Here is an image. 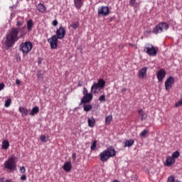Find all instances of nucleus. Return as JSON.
<instances>
[{
	"instance_id": "f257e3e1",
	"label": "nucleus",
	"mask_w": 182,
	"mask_h": 182,
	"mask_svg": "<svg viewBox=\"0 0 182 182\" xmlns=\"http://www.w3.org/2000/svg\"><path fill=\"white\" fill-rule=\"evenodd\" d=\"M21 29L23 30L24 28H12L6 36L5 46L8 48H12L15 43L18 41V35Z\"/></svg>"
},
{
	"instance_id": "f03ea898",
	"label": "nucleus",
	"mask_w": 182,
	"mask_h": 182,
	"mask_svg": "<svg viewBox=\"0 0 182 182\" xmlns=\"http://www.w3.org/2000/svg\"><path fill=\"white\" fill-rule=\"evenodd\" d=\"M4 169L9 173H14L17 170L16 157L11 156L4 163Z\"/></svg>"
},
{
	"instance_id": "7ed1b4c3",
	"label": "nucleus",
	"mask_w": 182,
	"mask_h": 182,
	"mask_svg": "<svg viewBox=\"0 0 182 182\" xmlns=\"http://www.w3.org/2000/svg\"><path fill=\"white\" fill-rule=\"evenodd\" d=\"M117 151L113 146L108 147L100 154V161L102 162L107 161L110 158L115 156Z\"/></svg>"
},
{
	"instance_id": "20e7f679",
	"label": "nucleus",
	"mask_w": 182,
	"mask_h": 182,
	"mask_svg": "<svg viewBox=\"0 0 182 182\" xmlns=\"http://www.w3.org/2000/svg\"><path fill=\"white\" fill-rule=\"evenodd\" d=\"M169 28H170V26L168 23L166 22H161L154 28L152 33L156 35H158L163 32L167 31L169 29Z\"/></svg>"
},
{
	"instance_id": "39448f33",
	"label": "nucleus",
	"mask_w": 182,
	"mask_h": 182,
	"mask_svg": "<svg viewBox=\"0 0 182 182\" xmlns=\"http://www.w3.org/2000/svg\"><path fill=\"white\" fill-rule=\"evenodd\" d=\"M33 48V44L31 42L26 41L20 45L19 50L22 51L23 55H27L31 51Z\"/></svg>"
},
{
	"instance_id": "423d86ee",
	"label": "nucleus",
	"mask_w": 182,
	"mask_h": 182,
	"mask_svg": "<svg viewBox=\"0 0 182 182\" xmlns=\"http://www.w3.org/2000/svg\"><path fill=\"white\" fill-rule=\"evenodd\" d=\"M158 48H155L153 45H150L149 47L145 46L144 48V52H145L149 56H156L158 53Z\"/></svg>"
},
{
	"instance_id": "0eeeda50",
	"label": "nucleus",
	"mask_w": 182,
	"mask_h": 182,
	"mask_svg": "<svg viewBox=\"0 0 182 182\" xmlns=\"http://www.w3.org/2000/svg\"><path fill=\"white\" fill-rule=\"evenodd\" d=\"M110 14V10L108 6H101L97 9L98 16H107Z\"/></svg>"
},
{
	"instance_id": "6e6552de",
	"label": "nucleus",
	"mask_w": 182,
	"mask_h": 182,
	"mask_svg": "<svg viewBox=\"0 0 182 182\" xmlns=\"http://www.w3.org/2000/svg\"><path fill=\"white\" fill-rule=\"evenodd\" d=\"M58 38L54 35L51 36V38H49L48 39V43L50 44L51 49H56L58 48Z\"/></svg>"
},
{
	"instance_id": "1a4fd4ad",
	"label": "nucleus",
	"mask_w": 182,
	"mask_h": 182,
	"mask_svg": "<svg viewBox=\"0 0 182 182\" xmlns=\"http://www.w3.org/2000/svg\"><path fill=\"white\" fill-rule=\"evenodd\" d=\"M65 35H66L65 28L63 26H60L59 28L56 30L55 36H56L58 39L62 40L65 38Z\"/></svg>"
},
{
	"instance_id": "9d476101",
	"label": "nucleus",
	"mask_w": 182,
	"mask_h": 182,
	"mask_svg": "<svg viewBox=\"0 0 182 182\" xmlns=\"http://www.w3.org/2000/svg\"><path fill=\"white\" fill-rule=\"evenodd\" d=\"M175 83V78L172 76L168 77L165 81V90L169 91Z\"/></svg>"
},
{
	"instance_id": "9b49d317",
	"label": "nucleus",
	"mask_w": 182,
	"mask_h": 182,
	"mask_svg": "<svg viewBox=\"0 0 182 182\" xmlns=\"http://www.w3.org/2000/svg\"><path fill=\"white\" fill-rule=\"evenodd\" d=\"M93 100L92 93L85 95L81 99V104L90 103Z\"/></svg>"
},
{
	"instance_id": "f8f14e48",
	"label": "nucleus",
	"mask_w": 182,
	"mask_h": 182,
	"mask_svg": "<svg viewBox=\"0 0 182 182\" xmlns=\"http://www.w3.org/2000/svg\"><path fill=\"white\" fill-rule=\"evenodd\" d=\"M166 72L165 70L161 69L157 72L156 77L159 82H162L164 79L166 77Z\"/></svg>"
},
{
	"instance_id": "ddd939ff",
	"label": "nucleus",
	"mask_w": 182,
	"mask_h": 182,
	"mask_svg": "<svg viewBox=\"0 0 182 182\" xmlns=\"http://www.w3.org/2000/svg\"><path fill=\"white\" fill-rule=\"evenodd\" d=\"M176 163L175 159L171 156L166 157V161L164 162V166H171Z\"/></svg>"
},
{
	"instance_id": "4468645a",
	"label": "nucleus",
	"mask_w": 182,
	"mask_h": 182,
	"mask_svg": "<svg viewBox=\"0 0 182 182\" xmlns=\"http://www.w3.org/2000/svg\"><path fill=\"white\" fill-rule=\"evenodd\" d=\"M101 87L97 85L96 82H94L91 87V92L94 94H97L101 90Z\"/></svg>"
},
{
	"instance_id": "2eb2a0df",
	"label": "nucleus",
	"mask_w": 182,
	"mask_h": 182,
	"mask_svg": "<svg viewBox=\"0 0 182 182\" xmlns=\"http://www.w3.org/2000/svg\"><path fill=\"white\" fill-rule=\"evenodd\" d=\"M147 68H142L138 73L139 77L144 79L146 77Z\"/></svg>"
},
{
	"instance_id": "dca6fc26",
	"label": "nucleus",
	"mask_w": 182,
	"mask_h": 182,
	"mask_svg": "<svg viewBox=\"0 0 182 182\" xmlns=\"http://www.w3.org/2000/svg\"><path fill=\"white\" fill-rule=\"evenodd\" d=\"M75 8L79 10L84 5V0H73Z\"/></svg>"
},
{
	"instance_id": "f3484780",
	"label": "nucleus",
	"mask_w": 182,
	"mask_h": 182,
	"mask_svg": "<svg viewBox=\"0 0 182 182\" xmlns=\"http://www.w3.org/2000/svg\"><path fill=\"white\" fill-rule=\"evenodd\" d=\"M18 111L21 113L22 117H25L29 114V111L26 107H21L18 108Z\"/></svg>"
},
{
	"instance_id": "a211bd4d",
	"label": "nucleus",
	"mask_w": 182,
	"mask_h": 182,
	"mask_svg": "<svg viewBox=\"0 0 182 182\" xmlns=\"http://www.w3.org/2000/svg\"><path fill=\"white\" fill-rule=\"evenodd\" d=\"M139 116L141 117V121H144L147 119L148 114L144 112V111L141 109L138 110Z\"/></svg>"
},
{
	"instance_id": "6ab92c4d",
	"label": "nucleus",
	"mask_w": 182,
	"mask_h": 182,
	"mask_svg": "<svg viewBox=\"0 0 182 182\" xmlns=\"http://www.w3.org/2000/svg\"><path fill=\"white\" fill-rule=\"evenodd\" d=\"M63 168L66 172H70L72 169V164L70 161L65 162L63 166Z\"/></svg>"
},
{
	"instance_id": "aec40b11",
	"label": "nucleus",
	"mask_w": 182,
	"mask_h": 182,
	"mask_svg": "<svg viewBox=\"0 0 182 182\" xmlns=\"http://www.w3.org/2000/svg\"><path fill=\"white\" fill-rule=\"evenodd\" d=\"M96 124V120L94 118V117H92L91 118L87 119V124L89 127L93 128L95 127Z\"/></svg>"
},
{
	"instance_id": "412c9836",
	"label": "nucleus",
	"mask_w": 182,
	"mask_h": 182,
	"mask_svg": "<svg viewBox=\"0 0 182 182\" xmlns=\"http://www.w3.org/2000/svg\"><path fill=\"white\" fill-rule=\"evenodd\" d=\"M36 9H37L39 12L43 14V13H45V12L46 11L47 8H46L43 4H38L37 6H36Z\"/></svg>"
},
{
	"instance_id": "4be33fe9",
	"label": "nucleus",
	"mask_w": 182,
	"mask_h": 182,
	"mask_svg": "<svg viewBox=\"0 0 182 182\" xmlns=\"http://www.w3.org/2000/svg\"><path fill=\"white\" fill-rule=\"evenodd\" d=\"M26 25H27V29L28 31H32L33 27V21L32 19H30L28 21H27L26 22Z\"/></svg>"
},
{
	"instance_id": "5701e85b",
	"label": "nucleus",
	"mask_w": 182,
	"mask_h": 182,
	"mask_svg": "<svg viewBox=\"0 0 182 182\" xmlns=\"http://www.w3.org/2000/svg\"><path fill=\"white\" fill-rule=\"evenodd\" d=\"M134 139H129V140H127L124 143V147H131L132 146L134 145Z\"/></svg>"
},
{
	"instance_id": "b1692460",
	"label": "nucleus",
	"mask_w": 182,
	"mask_h": 182,
	"mask_svg": "<svg viewBox=\"0 0 182 182\" xmlns=\"http://www.w3.org/2000/svg\"><path fill=\"white\" fill-rule=\"evenodd\" d=\"M101 89H103L106 85V82L103 79L98 80L97 83H96Z\"/></svg>"
},
{
	"instance_id": "393cba45",
	"label": "nucleus",
	"mask_w": 182,
	"mask_h": 182,
	"mask_svg": "<svg viewBox=\"0 0 182 182\" xmlns=\"http://www.w3.org/2000/svg\"><path fill=\"white\" fill-rule=\"evenodd\" d=\"M9 146H10V143H9V141H7V140H4V141H2L1 148H2L3 149H8Z\"/></svg>"
},
{
	"instance_id": "a878e982",
	"label": "nucleus",
	"mask_w": 182,
	"mask_h": 182,
	"mask_svg": "<svg viewBox=\"0 0 182 182\" xmlns=\"http://www.w3.org/2000/svg\"><path fill=\"white\" fill-rule=\"evenodd\" d=\"M38 112H39V107H35L32 108V109L30 112V115L34 116L35 114H36Z\"/></svg>"
},
{
	"instance_id": "bb28decb",
	"label": "nucleus",
	"mask_w": 182,
	"mask_h": 182,
	"mask_svg": "<svg viewBox=\"0 0 182 182\" xmlns=\"http://www.w3.org/2000/svg\"><path fill=\"white\" fill-rule=\"evenodd\" d=\"M23 18L19 17L17 18V23H16V26H22L23 25Z\"/></svg>"
},
{
	"instance_id": "cd10ccee",
	"label": "nucleus",
	"mask_w": 182,
	"mask_h": 182,
	"mask_svg": "<svg viewBox=\"0 0 182 182\" xmlns=\"http://www.w3.org/2000/svg\"><path fill=\"white\" fill-rule=\"evenodd\" d=\"M97 141L96 140L92 141L91 146H90V149L92 151H94L97 149Z\"/></svg>"
},
{
	"instance_id": "c85d7f7f",
	"label": "nucleus",
	"mask_w": 182,
	"mask_h": 182,
	"mask_svg": "<svg viewBox=\"0 0 182 182\" xmlns=\"http://www.w3.org/2000/svg\"><path fill=\"white\" fill-rule=\"evenodd\" d=\"M92 109V106L91 105H86L83 107L85 112H90Z\"/></svg>"
},
{
	"instance_id": "c756f323",
	"label": "nucleus",
	"mask_w": 182,
	"mask_h": 182,
	"mask_svg": "<svg viewBox=\"0 0 182 182\" xmlns=\"http://www.w3.org/2000/svg\"><path fill=\"white\" fill-rule=\"evenodd\" d=\"M80 26V23L78 21L77 22H73L71 25L70 27H72L73 29H77Z\"/></svg>"
},
{
	"instance_id": "7c9ffc66",
	"label": "nucleus",
	"mask_w": 182,
	"mask_h": 182,
	"mask_svg": "<svg viewBox=\"0 0 182 182\" xmlns=\"http://www.w3.org/2000/svg\"><path fill=\"white\" fill-rule=\"evenodd\" d=\"M112 120V116H108L105 117V123L106 124H110Z\"/></svg>"
},
{
	"instance_id": "2f4dec72",
	"label": "nucleus",
	"mask_w": 182,
	"mask_h": 182,
	"mask_svg": "<svg viewBox=\"0 0 182 182\" xmlns=\"http://www.w3.org/2000/svg\"><path fill=\"white\" fill-rule=\"evenodd\" d=\"M149 132V130L144 129L142 131V132L140 133L139 136L141 137H146V134Z\"/></svg>"
},
{
	"instance_id": "473e14b6",
	"label": "nucleus",
	"mask_w": 182,
	"mask_h": 182,
	"mask_svg": "<svg viewBox=\"0 0 182 182\" xmlns=\"http://www.w3.org/2000/svg\"><path fill=\"white\" fill-rule=\"evenodd\" d=\"M180 156V152L178 151H176V152H174L173 154H172V158L173 159H178V157Z\"/></svg>"
},
{
	"instance_id": "72a5a7b5",
	"label": "nucleus",
	"mask_w": 182,
	"mask_h": 182,
	"mask_svg": "<svg viewBox=\"0 0 182 182\" xmlns=\"http://www.w3.org/2000/svg\"><path fill=\"white\" fill-rule=\"evenodd\" d=\"M11 99H8L6 101H5V104H4V107H10L11 104Z\"/></svg>"
},
{
	"instance_id": "f704fd0d",
	"label": "nucleus",
	"mask_w": 182,
	"mask_h": 182,
	"mask_svg": "<svg viewBox=\"0 0 182 182\" xmlns=\"http://www.w3.org/2000/svg\"><path fill=\"white\" fill-rule=\"evenodd\" d=\"M99 100H100L101 102H105V100H106V96H105V95H101V96L99 97Z\"/></svg>"
},
{
	"instance_id": "c9c22d12",
	"label": "nucleus",
	"mask_w": 182,
	"mask_h": 182,
	"mask_svg": "<svg viewBox=\"0 0 182 182\" xmlns=\"http://www.w3.org/2000/svg\"><path fill=\"white\" fill-rule=\"evenodd\" d=\"M175 177L173 176H169L166 181V182H174Z\"/></svg>"
},
{
	"instance_id": "e433bc0d",
	"label": "nucleus",
	"mask_w": 182,
	"mask_h": 182,
	"mask_svg": "<svg viewBox=\"0 0 182 182\" xmlns=\"http://www.w3.org/2000/svg\"><path fill=\"white\" fill-rule=\"evenodd\" d=\"M136 0H129V5L132 7L135 6V3H136Z\"/></svg>"
},
{
	"instance_id": "4c0bfd02",
	"label": "nucleus",
	"mask_w": 182,
	"mask_h": 182,
	"mask_svg": "<svg viewBox=\"0 0 182 182\" xmlns=\"http://www.w3.org/2000/svg\"><path fill=\"white\" fill-rule=\"evenodd\" d=\"M40 139L42 142H47L46 136L44 135L41 136Z\"/></svg>"
},
{
	"instance_id": "58836bf2",
	"label": "nucleus",
	"mask_w": 182,
	"mask_h": 182,
	"mask_svg": "<svg viewBox=\"0 0 182 182\" xmlns=\"http://www.w3.org/2000/svg\"><path fill=\"white\" fill-rule=\"evenodd\" d=\"M20 171H21V173H26V169L25 166H21L20 167Z\"/></svg>"
},
{
	"instance_id": "ea45409f",
	"label": "nucleus",
	"mask_w": 182,
	"mask_h": 182,
	"mask_svg": "<svg viewBox=\"0 0 182 182\" xmlns=\"http://www.w3.org/2000/svg\"><path fill=\"white\" fill-rule=\"evenodd\" d=\"M182 106V100H179L178 102L176 103L175 107H178Z\"/></svg>"
},
{
	"instance_id": "a19ab883",
	"label": "nucleus",
	"mask_w": 182,
	"mask_h": 182,
	"mask_svg": "<svg viewBox=\"0 0 182 182\" xmlns=\"http://www.w3.org/2000/svg\"><path fill=\"white\" fill-rule=\"evenodd\" d=\"M82 94H83L84 95H86L90 94V93H88V90H87V89L86 87H84V88H83Z\"/></svg>"
},
{
	"instance_id": "79ce46f5",
	"label": "nucleus",
	"mask_w": 182,
	"mask_h": 182,
	"mask_svg": "<svg viewBox=\"0 0 182 182\" xmlns=\"http://www.w3.org/2000/svg\"><path fill=\"white\" fill-rule=\"evenodd\" d=\"M37 77H38V79L43 77V75H42V73H41V71H38V72L37 73Z\"/></svg>"
},
{
	"instance_id": "37998d69",
	"label": "nucleus",
	"mask_w": 182,
	"mask_h": 182,
	"mask_svg": "<svg viewBox=\"0 0 182 182\" xmlns=\"http://www.w3.org/2000/svg\"><path fill=\"white\" fill-rule=\"evenodd\" d=\"M52 24H53V26H57L58 24V22L57 20H54V21H53Z\"/></svg>"
},
{
	"instance_id": "c03bdc74",
	"label": "nucleus",
	"mask_w": 182,
	"mask_h": 182,
	"mask_svg": "<svg viewBox=\"0 0 182 182\" xmlns=\"http://www.w3.org/2000/svg\"><path fill=\"white\" fill-rule=\"evenodd\" d=\"M21 180H22V181H26V179H27V177H26V176L25 175V174H23V175H22L21 176Z\"/></svg>"
},
{
	"instance_id": "a18cd8bd",
	"label": "nucleus",
	"mask_w": 182,
	"mask_h": 182,
	"mask_svg": "<svg viewBox=\"0 0 182 182\" xmlns=\"http://www.w3.org/2000/svg\"><path fill=\"white\" fill-rule=\"evenodd\" d=\"M5 87V85L4 83L0 84V92L4 90Z\"/></svg>"
},
{
	"instance_id": "49530a36",
	"label": "nucleus",
	"mask_w": 182,
	"mask_h": 182,
	"mask_svg": "<svg viewBox=\"0 0 182 182\" xmlns=\"http://www.w3.org/2000/svg\"><path fill=\"white\" fill-rule=\"evenodd\" d=\"M72 158H73V159L75 161V160H76V158H77V154H76V153H73V154H72Z\"/></svg>"
},
{
	"instance_id": "de8ad7c7",
	"label": "nucleus",
	"mask_w": 182,
	"mask_h": 182,
	"mask_svg": "<svg viewBox=\"0 0 182 182\" xmlns=\"http://www.w3.org/2000/svg\"><path fill=\"white\" fill-rule=\"evenodd\" d=\"M16 84L18 85H21V80H19L18 79H16Z\"/></svg>"
},
{
	"instance_id": "09e8293b",
	"label": "nucleus",
	"mask_w": 182,
	"mask_h": 182,
	"mask_svg": "<svg viewBox=\"0 0 182 182\" xmlns=\"http://www.w3.org/2000/svg\"><path fill=\"white\" fill-rule=\"evenodd\" d=\"M127 90L126 88H124V89L122 90V92L124 95H125Z\"/></svg>"
},
{
	"instance_id": "8fccbe9b",
	"label": "nucleus",
	"mask_w": 182,
	"mask_h": 182,
	"mask_svg": "<svg viewBox=\"0 0 182 182\" xmlns=\"http://www.w3.org/2000/svg\"><path fill=\"white\" fill-rule=\"evenodd\" d=\"M77 86L78 87L82 86V82L81 81H79L78 83H77Z\"/></svg>"
},
{
	"instance_id": "3c124183",
	"label": "nucleus",
	"mask_w": 182,
	"mask_h": 182,
	"mask_svg": "<svg viewBox=\"0 0 182 182\" xmlns=\"http://www.w3.org/2000/svg\"><path fill=\"white\" fill-rule=\"evenodd\" d=\"M0 182H4V177L0 178Z\"/></svg>"
},
{
	"instance_id": "603ef678",
	"label": "nucleus",
	"mask_w": 182,
	"mask_h": 182,
	"mask_svg": "<svg viewBox=\"0 0 182 182\" xmlns=\"http://www.w3.org/2000/svg\"><path fill=\"white\" fill-rule=\"evenodd\" d=\"M124 46H122V45H120V46H119V48H121V49H122V48H124Z\"/></svg>"
},
{
	"instance_id": "864d4df0",
	"label": "nucleus",
	"mask_w": 182,
	"mask_h": 182,
	"mask_svg": "<svg viewBox=\"0 0 182 182\" xmlns=\"http://www.w3.org/2000/svg\"><path fill=\"white\" fill-rule=\"evenodd\" d=\"M129 46H130V47H134V45L132 44V43H129Z\"/></svg>"
},
{
	"instance_id": "5fc2aeb1",
	"label": "nucleus",
	"mask_w": 182,
	"mask_h": 182,
	"mask_svg": "<svg viewBox=\"0 0 182 182\" xmlns=\"http://www.w3.org/2000/svg\"><path fill=\"white\" fill-rule=\"evenodd\" d=\"M5 182H11V180H6Z\"/></svg>"
},
{
	"instance_id": "6e6d98bb",
	"label": "nucleus",
	"mask_w": 182,
	"mask_h": 182,
	"mask_svg": "<svg viewBox=\"0 0 182 182\" xmlns=\"http://www.w3.org/2000/svg\"><path fill=\"white\" fill-rule=\"evenodd\" d=\"M113 182H119L117 180H114Z\"/></svg>"
},
{
	"instance_id": "4d7b16f0",
	"label": "nucleus",
	"mask_w": 182,
	"mask_h": 182,
	"mask_svg": "<svg viewBox=\"0 0 182 182\" xmlns=\"http://www.w3.org/2000/svg\"><path fill=\"white\" fill-rule=\"evenodd\" d=\"M41 63V62H38V64H40Z\"/></svg>"
},
{
	"instance_id": "13d9d810",
	"label": "nucleus",
	"mask_w": 182,
	"mask_h": 182,
	"mask_svg": "<svg viewBox=\"0 0 182 182\" xmlns=\"http://www.w3.org/2000/svg\"><path fill=\"white\" fill-rule=\"evenodd\" d=\"M176 182H181V181H176Z\"/></svg>"
},
{
	"instance_id": "bf43d9fd",
	"label": "nucleus",
	"mask_w": 182,
	"mask_h": 182,
	"mask_svg": "<svg viewBox=\"0 0 182 182\" xmlns=\"http://www.w3.org/2000/svg\"><path fill=\"white\" fill-rule=\"evenodd\" d=\"M181 16H182V14H181Z\"/></svg>"
},
{
	"instance_id": "052dcab7",
	"label": "nucleus",
	"mask_w": 182,
	"mask_h": 182,
	"mask_svg": "<svg viewBox=\"0 0 182 182\" xmlns=\"http://www.w3.org/2000/svg\"><path fill=\"white\" fill-rule=\"evenodd\" d=\"M181 100H182V99H181Z\"/></svg>"
}]
</instances>
